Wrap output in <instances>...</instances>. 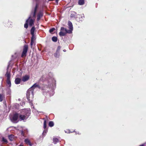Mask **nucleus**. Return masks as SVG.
<instances>
[{
  "label": "nucleus",
  "mask_w": 146,
  "mask_h": 146,
  "mask_svg": "<svg viewBox=\"0 0 146 146\" xmlns=\"http://www.w3.org/2000/svg\"><path fill=\"white\" fill-rule=\"evenodd\" d=\"M32 36L31 38V46H32L33 44V43L34 42V41L36 39V38L34 36V35H32Z\"/></svg>",
  "instance_id": "nucleus-12"
},
{
  "label": "nucleus",
  "mask_w": 146,
  "mask_h": 146,
  "mask_svg": "<svg viewBox=\"0 0 146 146\" xmlns=\"http://www.w3.org/2000/svg\"><path fill=\"white\" fill-rule=\"evenodd\" d=\"M43 119L44 120L43 124V128L45 129V130L44 131H44H45V132H46V120L44 118Z\"/></svg>",
  "instance_id": "nucleus-16"
},
{
  "label": "nucleus",
  "mask_w": 146,
  "mask_h": 146,
  "mask_svg": "<svg viewBox=\"0 0 146 146\" xmlns=\"http://www.w3.org/2000/svg\"><path fill=\"white\" fill-rule=\"evenodd\" d=\"M25 142L26 144L30 146H32L33 145V144L31 143L30 141L28 139H25Z\"/></svg>",
  "instance_id": "nucleus-15"
},
{
  "label": "nucleus",
  "mask_w": 146,
  "mask_h": 146,
  "mask_svg": "<svg viewBox=\"0 0 146 146\" xmlns=\"http://www.w3.org/2000/svg\"><path fill=\"white\" fill-rule=\"evenodd\" d=\"M78 4L82 5L84 4V0H79L78 1Z\"/></svg>",
  "instance_id": "nucleus-19"
},
{
  "label": "nucleus",
  "mask_w": 146,
  "mask_h": 146,
  "mask_svg": "<svg viewBox=\"0 0 146 146\" xmlns=\"http://www.w3.org/2000/svg\"><path fill=\"white\" fill-rule=\"evenodd\" d=\"M30 79V77L28 75H26L23 77L22 81L24 82L27 81Z\"/></svg>",
  "instance_id": "nucleus-8"
},
{
  "label": "nucleus",
  "mask_w": 146,
  "mask_h": 146,
  "mask_svg": "<svg viewBox=\"0 0 146 146\" xmlns=\"http://www.w3.org/2000/svg\"><path fill=\"white\" fill-rule=\"evenodd\" d=\"M70 17L71 18L75 17V15H73V14H71Z\"/></svg>",
  "instance_id": "nucleus-30"
},
{
  "label": "nucleus",
  "mask_w": 146,
  "mask_h": 146,
  "mask_svg": "<svg viewBox=\"0 0 146 146\" xmlns=\"http://www.w3.org/2000/svg\"><path fill=\"white\" fill-rule=\"evenodd\" d=\"M54 0H48V1H53Z\"/></svg>",
  "instance_id": "nucleus-35"
},
{
  "label": "nucleus",
  "mask_w": 146,
  "mask_h": 146,
  "mask_svg": "<svg viewBox=\"0 0 146 146\" xmlns=\"http://www.w3.org/2000/svg\"><path fill=\"white\" fill-rule=\"evenodd\" d=\"M21 134L22 135H23V136H24V133L23 131H21Z\"/></svg>",
  "instance_id": "nucleus-31"
},
{
  "label": "nucleus",
  "mask_w": 146,
  "mask_h": 146,
  "mask_svg": "<svg viewBox=\"0 0 146 146\" xmlns=\"http://www.w3.org/2000/svg\"><path fill=\"white\" fill-rule=\"evenodd\" d=\"M59 55V52L56 51V52L54 54V56L56 57H58V56Z\"/></svg>",
  "instance_id": "nucleus-22"
},
{
  "label": "nucleus",
  "mask_w": 146,
  "mask_h": 146,
  "mask_svg": "<svg viewBox=\"0 0 146 146\" xmlns=\"http://www.w3.org/2000/svg\"><path fill=\"white\" fill-rule=\"evenodd\" d=\"M60 48H61V46H58L56 51H57V52H59V51H60Z\"/></svg>",
  "instance_id": "nucleus-27"
},
{
  "label": "nucleus",
  "mask_w": 146,
  "mask_h": 146,
  "mask_svg": "<svg viewBox=\"0 0 146 146\" xmlns=\"http://www.w3.org/2000/svg\"><path fill=\"white\" fill-rule=\"evenodd\" d=\"M55 30V29L54 28H52L50 29L49 32L50 33H52V32H53Z\"/></svg>",
  "instance_id": "nucleus-26"
},
{
  "label": "nucleus",
  "mask_w": 146,
  "mask_h": 146,
  "mask_svg": "<svg viewBox=\"0 0 146 146\" xmlns=\"http://www.w3.org/2000/svg\"><path fill=\"white\" fill-rule=\"evenodd\" d=\"M53 142L54 143L56 144L57 143H58L60 142V140L58 139V138H53Z\"/></svg>",
  "instance_id": "nucleus-18"
},
{
  "label": "nucleus",
  "mask_w": 146,
  "mask_h": 146,
  "mask_svg": "<svg viewBox=\"0 0 146 146\" xmlns=\"http://www.w3.org/2000/svg\"><path fill=\"white\" fill-rule=\"evenodd\" d=\"M35 30V28L34 27H33L31 29V33L32 35H34V31Z\"/></svg>",
  "instance_id": "nucleus-20"
},
{
  "label": "nucleus",
  "mask_w": 146,
  "mask_h": 146,
  "mask_svg": "<svg viewBox=\"0 0 146 146\" xmlns=\"http://www.w3.org/2000/svg\"><path fill=\"white\" fill-rule=\"evenodd\" d=\"M19 146H23L22 144H20Z\"/></svg>",
  "instance_id": "nucleus-33"
},
{
  "label": "nucleus",
  "mask_w": 146,
  "mask_h": 146,
  "mask_svg": "<svg viewBox=\"0 0 146 146\" xmlns=\"http://www.w3.org/2000/svg\"><path fill=\"white\" fill-rule=\"evenodd\" d=\"M31 18V17H29L28 19L26 20L25 23L24 24V27L26 29H27L28 27V23L29 22V19Z\"/></svg>",
  "instance_id": "nucleus-17"
},
{
  "label": "nucleus",
  "mask_w": 146,
  "mask_h": 146,
  "mask_svg": "<svg viewBox=\"0 0 146 146\" xmlns=\"http://www.w3.org/2000/svg\"><path fill=\"white\" fill-rule=\"evenodd\" d=\"M139 146H145L143 144L141 145H140Z\"/></svg>",
  "instance_id": "nucleus-34"
},
{
  "label": "nucleus",
  "mask_w": 146,
  "mask_h": 146,
  "mask_svg": "<svg viewBox=\"0 0 146 146\" xmlns=\"http://www.w3.org/2000/svg\"><path fill=\"white\" fill-rule=\"evenodd\" d=\"M49 126L50 127H52L54 125V123L52 121H50L48 123Z\"/></svg>",
  "instance_id": "nucleus-21"
},
{
  "label": "nucleus",
  "mask_w": 146,
  "mask_h": 146,
  "mask_svg": "<svg viewBox=\"0 0 146 146\" xmlns=\"http://www.w3.org/2000/svg\"><path fill=\"white\" fill-rule=\"evenodd\" d=\"M9 139L10 141H13L15 139V136L13 135H10L8 136Z\"/></svg>",
  "instance_id": "nucleus-14"
},
{
  "label": "nucleus",
  "mask_w": 146,
  "mask_h": 146,
  "mask_svg": "<svg viewBox=\"0 0 146 146\" xmlns=\"http://www.w3.org/2000/svg\"><path fill=\"white\" fill-rule=\"evenodd\" d=\"M21 79L20 78H15V84H20L21 82Z\"/></svg>",
  "instance_id": "nucleus-13"
},
{
  "label": "nucleus",
  "mask_w": 146,
  "mask_h": 146,
  "mask_svg": "<svg viewBox=\"0 0 146 146\" xmlns=\"http://www.w3.org/2000/svg\"><path fill=\"white\" fill-rule=\"evenodd\" d=\"M19 117V113H15L14 114L12 117V120L15 122L16 121Z\"/></svg>",
  "instance_id": "nucleus-7"
},
{
  "label": "nucleus",
  "mask_w": 146,
  "mask_h": 146,
  "mask_svg": "<svg viewBox=\"0 0 146 146\" xmlns=\"http://www.w3.org/2000/svg\"><path fill=\"white\" fill-rule=\"evenodd\" d=\"M40 82L39 81L38 82L34 84L30 88H29V90H32L31 94L33 95L34 89L36 88H38L39 89L42 90H44V88L45 86H41L39 84Z\"/></svg>",
  "instance_id": "nucleus-1"
},
{
  "label": "nucleus",
  "mask_w": 146,
  "mask_h": 146,
  "mask_svg": "<svg viewBox=\"0 0 146 146\" xmlns=\"http://www.w3.org/2000/svg\"><path fill=\"white\" fill-rule=\"evenodd\" d=\"M27 98L28 100L30 102H31V101L30 99V96H27Z\"/></svg>",
  "instance_id": "nucleus-29"
},
{
  "label": "nucleus",
  "mask_w": 146,
  "mask_h": 146,
  "mask_svg": "<svg viewBox=\"0 0 146 146\" xmlns=\"http://www.w3.org/2000/svg\"><path fill=\"white\" fill-rule=\"evenodd\" d=\"M38 7V5L37 4H36V6L34 8V11L33 12V17L34 18L36 17V14Z\"/></svg>",
  "instance_id": "nucleus-9"
},
{
  "label": "nucleus",
  "mask_w": 146,
  "mask_h": 146,
  "mask_svg": "<svg viewBox=\"0 0 146 146\" xmlns=\"http://www.w3.org/2000/svg\"><path fill=\"white\" fill-rule=\"evenodd\" d=\"M68 25L69 26V28L70 30H71V33H72V31L73 30V25L71 22L69 21L68 23Z\"/></svg>",
  "instance_id": "nucleus-10"
},
{
  "label": "nucleus",
  "mask_w": 146,
  "mask_h": 146,
  "mask_svg": "<svg viewBox=\"0 0 146 146\" xmlns=\"http://www.w3.org/2000/svg\"><path fill=\"white\" fill-rule=\"evenodd\" d=\"M43 16V13L42 11H40L38 13L37 15V18L36 20L37 21H38L40 20V18L42 17Z\"/></svg>",
  "instance_id": "nucleus-6"
},
{
  "label": "nucleus",
  "mask_w": 146,
  "mask_h": 146,
  "mask_svg": "<svg viewBox=\"0 0 146 146\" xmlns=\"http://www.w3.org/2000/svg\"><path fill=\"white\" fill-rule=\"evenodd\" d=\"M3 100L2 95L1 94H0V101H2Z\"/></svg>",
  "instance_id": "nucleus-28"
},
{
  "label": "nucleus",
  "mask_w": 146,
  "mask_h": 146,
  "mask_svg": "<svg viewBox=\"0 0 146 146\" xmlns=\"http://www.w3.org/2000/svg\"><path fill=\"white\" fill-rule=\"evenodd\" d=\"M52 40L53 41L56 42L57 40V38L56 36H53L52 38Z\"/></svg>",
  "instance_id": "nucleus-23"
},
{
  "label": "nucleus",
  "mask_w": 146,
  "mask_h": 146,
  "mask_svg": "<svg viewBox=\"0 0 146 146\" xmlns=\"http://www.w3.org/2000/svg\"><path fill=\"white\" fill-rule=\"evenodd\" d=\"M27 114V113H26L25 115L20 114L19 113V117L20 121L24 120L25 119H27L29 115V114H28V115Z\"/></svg>",
  "instance_id": "nucleus-5"
},
{
  "label": "nucleus",
  "mask_w": 146,
  "mask_h": 146,
  "mask_svg": "<svg viewBox=\"0 0 146 146\" xmlns=\"http://www.w3.org/2000/svg\"><path fill=\"white\" fill-rule=\"evenodd\" d=\"M25 113H26H26H27V115H28V114H29V113H26V112H25Z\"/></svg>",
  "instance_id": "nucleus-36"
},
{
  "label": "nucleus",
  "mask_w": 146,
  "mask_h": 146,
  "mask_svg": "<svg viewBox=\"0 0 146 146\" xmlns=\"http://www.w3.org/2000/svg\"><path fill=\"white\" fill-rule=\"evenodd\" d=\"M67 33H71V30H68L63 27L61 28V31L59 33V35L60 36H64Z\"/></svg>",
  "instance_id": "nucleus-2"
},
{
  "label": "nucleus",
  "mask_w": 146,
  "mask_h": 146,
  "mask_svg": "<svg viewBox=\"0 0 146 146\" xmlns=\"http://www.w3.org/2000/svg\"><path fill=\"white\" fill-rule=\"evenodd\" d=\"M72 132H69L70 133L71 132V133H72Z\"/></svg>",
  "instance_id": "nucleus-37"
},
{
  "label": "nucleus",
  "mask_w": 146,
  "mask_h": 146,
  "mask_svg": "<svg viewBox=\"0 0 146 146\" xmlns=\"http://www.w3.org/2000/svg\"><path fill=\"white\" fill-rule=\"evenodd\" d=\"M32 90H29V89L27 92V96H30V93H31Z\"/></svg>",
  "instance_id": "nucleus-24"
},
{
  "label": "nucleus",
  "mask_w": 146,
  "mask_h": 146,
  "mask_svg": "<svg viewBox=\"0 0 146 146\" xmlns=\"http://www.w3.org/2000/svg\"><path fill=\"white\" fill-rule=\"evenodd\" d=\"M9 67L8 66L7 69V71L5 74V76L7 77V80L6 81L8 85H9V87L11 86V83L10 80V72L8 71Z\"/></svg>",
  "instance_id": "nucleus-3"
},
{
  "label": "nucleus",
  "mask_w": 146,
  "mask_h": 146,
  "mask_svg": "<svg viewBox=\"0 0 146 146\" xmlns=\"http://www.w3.org/2000/svg\"><path fill=\"white\" fill-rule=\"evenodd\" d=\"M34 20L31 18L29 19V25L30 27H32L34 25Z\"/></svg>",
  "instance_id": "nucleus-11"
},
{
  "label": "nucleus",
  "mask_w": 146,
  "mask_h": 146,
  "mask_svg": "<svg viewBox=\"0 0 146 146\" xmlns=\"http://www.w3.org/2000/svg\"><path fill=\"white\" fill-rule=\"evenodd\" d=\"M28 49V45L27 44H25L23 46V52L21 55V57L23 58L26 56Z\"/></svg>",
  "instance_id": "nucleus-4"
},
{
  "label": "nucleus",
  "mask_w": 146,
  "mask_h": 146,
  "mask_svg": "<svg viewBox=\"0 0 146 146\" xmlns=\"http://www.w3.org/2000/svg\"><path fill=\"white\" fill-rule=\"evenodd\" d=\"M2 141L5 143H8V141L4 137H3L2 138Z\"/></svg>",
  "instance_id": "nucleus-25"
},
{
  "label": "nucleus",
  "mask_w": 146,
  "mask_h": 146,
  "mask_svg": "<svg viewBox=\"0 0 146 146\" xmlns=\"http://www.w3.org/2000/svg\"><path fill=\"white\" fill-rule=\"evenodd\" d=\"M59 0H55V1H56V3L57 4H58Z\"/></svg>",
  "instance_id": "nucleus-32"
}]
</instances>
